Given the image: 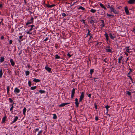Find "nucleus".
Here are the masks:
<instances>
[{
  "label": "nucleus",
  "mask_w": 135,
  "mask_h": 135,
  "mask_svg": "<svg viewBox=\"0 0 135 135\" xmlns=\"http://www.w3.org/2000/svg\"><path fill=\"white\" fill-rule=\"evenodd\" d=\"M107 6L108 8H109L110 10V12H113L114 14H119V12L117 11L115 9L114 6L113 5H110L108 4L107 5Z\"/></svg>",
  "instance_id": "1"
},
{
  "label": "nucleus",
  "mask_w": 135,
  "mask_h": 135,
  "mask_svg": "<svg viewBox=\"0 0 135 135\" xmlns=\"http://www.w3.org/2000/svg\"><path fill=\"white\" fill-rule=\"evenodd\" d=\"M33 17L31 18V19L28 21L26 23V25H28L29 24H30L32 23H33Z\"/></svg>",
  "instance_id": "2"
},
{
  "label": "nucleus",
  "mask_w": 135,
  "mask_h": 135,
  "mask_svg": "<svg viewBox=\"0 0 135 135\" xmlns=\"http://www.w3.org/2000/svg\"><path fill=\"white\" fill-rule=\"evenodd\" d=\"M84 93L83 91L81 93V94L80 95L79 100V102H80L82 101L84 98Z\"/></svg>",
  "instance_id": "3"
},
{
  "label": "nucleus",
  "mask_w": 135,
  "mask_h": 135,
  "mask_svg": "<svg viewBox=\"0 0 135 135\" xmlns=\"http://www.w3.org/2000/svg\"><path fill=\"white\" fill-rule=\"evenodd\" d=\"M75 89L73 88L71 91V98H73L74 96V94L75 93Z\"/></svg>",
  "instance_id": "4"
},
{
  "label": "nucleus",
  "mask_w": 135,
  "mask_h": 135,
  "mask_svg": "<svg viewBox=\"0 0 135 135\" xmlns=\"http://www.w3.org/2000/svg\"><path fill=\"white\" fill-rule=\"evenodd\" d=\"M56 5L55 4H53L51 5H50L49 3H48V4H47L46 5V6H45L44 7H46L48 8H52L54 6H55Z\"/></svg>",
  "instance_id": "5"
},
{
  "label": "nucleus",
  "mask_w": 135,
  "mask_h": 135,
  "mask_svg": "<svg viewBox=\"0 0 135 135\" xmlns=\"http://www.w3.org/2000/svg\"><path fill=\"white\" fill-rule=\"evenodd\" d=\"M124 10H125L126 13L127 15H128L129 14V11L128 7L127 6H126L125 7Z\"/></svg>",
  "instance_id": "6"
},
{
  "label": "nucleus",
  "mask_w": 135,
  "mask_h": 135,
  "mask_svg": "<svg viewBox=\"0 0 135 135\" xmlns=\"http://www.w3.org/2000/svg\"><path fill=\"white\" fill-rule=\"evenodd\" d=\"M135 2V0H129L127 1L129 4H132L134 3Z\"/></svg>",
  "instance_id": "7"
},
{
  "label": "nucleus",
  "mask_w": 135,
  "mask_h": 135,
  "mask_svg": "<svg viewBox=\"0 0 135 135\" xmlns=\"http://www.w3.org/2000/svg\"><path fill=\"white\" fill-rule=\"evenodd\" d=\"M45 69L48 71L50 73L51 70V69L47 66H46L45 68Z\"/></svg>",
  "instance_id": "8"
},
{
  "label": "nucleus",
  "mask_w": 135,
  "mask_h": 135,
  "mask_svg": "<svg viewBox=\"0 0 135 135\" xmlns=\"http://www.w3.org/2000/svg\"><path fill=\"white\" fill-rule=\"evenodd\" d=\"M20 91V90L19 89L17 88H15L14 90V92L16 94L17 93H19Z\"/></svg>",
  "instance_id": "9"
},
{
  "label": "nucleus",
  "mask_w": 135,
  "mask_h": 135,
  "mask_svg": "<svg viewBox=\"0 0 135 135\" xmlns=\"http://www.w3.org/2000/svg\"><path fill=\"white\" fill-rule=\"evenodd\" d=\"M129 46H127L126 47L125 49L126 50V51L127 52L130 53L131 51H129V50H131V49H129Z\"/></svg>",
  "instance_id": "10"
},
{
  "label": "nucleus",
  "mask_w": 135,
  "mask_h": 135,
  "mask_svg": "<svg viewBox=\"0 0 135 135\" xmlns=\"http://www.w3.org/2000/svg\"><path fill=\"white\" fill-rule=\"evenodd\" d=\"M101 21L102 24L100 25V26H102V28L104 27L105 24L103 20H101Z\"/></svg>",
  "instance_id": "11"
},
{
  "label": "nucleus",
  "mask_w": 135,
  "mask_h": 135,
  "mask_svg": "<svg viewBox=\"0 0 135 135\" xmlns=\"http://www.w3.org/2000/svg\"><path fill=\"white\" fill-rule=\"evenodd\" d=\"M18 118V117L17 116H16L14 120L11 122V124H12L16 122Z\"/></svg>",
  "instance_id": "12"
},
{
  "label": "nucleus",
  "mask_w": 135,
  "mask_h": 135,
  "mask_svg": "<svg viewBox=\"0 0 135 135\" xmlns=\"http://www.w3.org/2000/svg\"><path fill=\"white\" fill-rule=\"evenodd\" d=\"M10 62H11V65L13 66H14L15 65V63L13 61L12 59H11L10 60Z\"/></svg>",
  "instance_id": "13"
},
{
  "label": "nucleus",
  "mask_w": 135,
  "mask_h": 135,
  "mask_svg": "<svg viewBox=\"0 0 135 135\" xmlns=\"http://www.w3.org/2000/svg\"><path fill=\"white\" fill-rule=\"evenodd\" d=\"M109 36L111 39L114 40V38H115V36H113L111 33L109 34Z\"/></svg>",
  "instance_id": "14"
},
{
  "label": "nucleus",
  "mask_w": 135,
  "mask_h": 135,
  "mask_svg": "<svg viewBox=\"0 0 135 135\" xmlns=\"http://www.w3.org/2000/svg\"><path fill=\"white\" fill-rule=\"evenodd\" d=\"M9 86H7V94L8 95H9Z\"/></svg>",
  "instance_id": "15"
},
{
  "label": "nucleus",
  "mask_w": 135,
  "mask_h": 135,
  "mask_svg": "<svg viewBox=\"0 0 135 135\" xmlns=\"http://www.w3.org/2000/svg\"><path fill=\"white\" fill-rule=\"evenodd\" d=\"M105 35L106 40L107 41L109 39L108 38V34L106 32H105V34L104 35Z\"/></svg>",
  "instance_id": "16"
},
{
  "label": "nucleus",
  "mask_w": 135,
  "mask_h": 135,
  "mask_svg": "<svg viewBox=\"0 0 135 135\" xmlns=\"http://www.w3.org/2000/svg\"><path fill=\"white\" fill-rule=\"evenodd\" d=\"M99 5L102 8L105 10L107 9L106 7H105L102 4L100 3V4Z\"/></svg>",
  "instance_id": "17"
},
{
  "label": "nucleus",
  "mask_w": 135,
  "mask_h": 135,
  "mask_svg": "<svg viewBox=\"0 0 135 135\" xmlns=\"http://www.w3.org/2000/svg\"><path fill=\"white\" fill-rule=\"evenodd\" d=\"M40 80L38 79H37L36 78H35L33 80V81L35 82H40Z\"/></svg>",
  "instance_id": "18"
},
{
  "label": "nucleus",
  "mask_w": 135,
  "mask_h": 135,
  "mask_svg": "<svg viewBox=\"0 0 135 135\" xmlns=\"http://www.w3.org/2000/svg\"><path fill=\"white\" fill-rule=\"evenodd\" d=\"M78 9H81L82 11H84L85 10V8H84L81 6L79 7L78 8Z\"/></svg>",
  "instance_id": "19"
},
{
  "label": "nucleus",
  "mask_w": 135,
  "mask_h": 135,
  "mask_svg": "<svg viewBox=\"0 0 135 135\" xmlns=\"http://www.w3.org/2000/svg\"><path fill=\"white\" fill-rule=\"evenodd\" d=\"M52 114L53 115V117L52 118L53 119H57V117L56 114Z\"/></svg>",
  "instance_id": "20"
},
{
  "label": "nucleus",
  "mask_w": 135,
  "mask_h": 135,
  "mask_svg": "<svg viewBox=\"0 0 135 135\" xmlns=\"http://www.w3.org/2000/svg\"><path fill=\"white\" fill-rule=\"evenodd\" d=\"M106 52H112V50L110 49H106Z\"/></svg>",
  "instance_id": "21"
},
{
  "label": "nucleus",
  "mask_w": 135,
  "mask_h": 135,
  "mask_svg": "<svg viewBox=\"0 0 135 135\" xmlns=\"http://www.w3.org/2000/svg\"><path fill=\"white\" fill-rule=\"evenodd\" d=\"M6 116H5L2 119V122L3 123H4L5 122V121L6 120Z\"/></svg>",
  "instance_id": "22"
},
{
  "label": "nucleus",
  "mask_w": 135,
  "mask_h": 135,
  "mask_svg": "<svg viewBox=\"0 0 135 135\" xmlns=\"http://www.w3.org/2000/svg\"><path fill=\"white\" fill-rule=\"evenodd\" d=\"M90 11L93 13H94L96 12V10L95 9H91L90 10Z\"/></svg>",
  "instance_id": "23"
},
{
  "label": "nucleus",
  "mask_w": 135,
  "mask_h": 135,
  "mask_svg": "<svg viewBox=\"0 0 135 135\" xmlns=\"http://www.w3.org/2000/svg\"><path fill=\"white\" fill-rule=\"evenodd\" d=\"M4 58L3 57H1L0 60V62H3L4 60Z\"/></svg>",
  "instance_id": "24"
},
{
  "label": "nucleus",
  "mask_w": 135,
  "mask_h": 135,
  "mask_svg": "<svg viewBox=\"0 0 135 135\" xmlns=\"http://www.w3.org/2000/svg\"><path fill=\"white\" fill-rule=\"evenodd\" d=\"M26 111V109L25 107L23 109V114L24 115H25V113Z\"/></svg>",
  "instance_id": "25"
},
{
  "label": "nucleus",
  "mask_w": 135,
  "mask_h": 135,
  "mask_svg": "<svg viewBox=\"0 0 135 135\" xmlns=\"http://www.w3.org/2000/svg\"><path fill=\"white\" fill-rule=\"evenodd\" d=\"M87 30L88 31V33L86 34V37L88 35H91V33H90V31L88 29H87Z\"/></svg>",
  "instance_id": "26"
},
{
  "label": "nucleus",
  "mask_w": 135,
  "mask_h": 135,
  "mask_svg": "<svg viewBox=\"0 0 135 135\" xmlns=\"http://www.w3.org/2000/svg\"><path fill=\"white\" fill-rule=\"evenodd\" d=\"M3 75V72L2 69H1L0 70V78L2 77Z\"/></svg>",
  "instance_id": "27"
},
{
  "label": "nucleus",
  "mask_w": 135,
  "mask_h": 135,
  "mask_svg": "<svg viewBox=\"0 0 135 135\" xmlns=\"http://www.w3.org/2000/svg\"><path fill=\"white\" fill-rule=\"evenodd\" d=\"M65 105V103H62L61 104L59 105V107H64Z\"/></svg>",
  "instance_id": "28"
},
{
  "label": "nucleus",
  "mask_w": 135,
  "mask_h": 135,
  "mask_svg": "<svg viewBox=\"0 0 135 135\" xmlns=\"http://www.w3.org/2000/svg\"><path fill=\"white\" fill-rule=\"evenodd\" d=\"M122 56H120V57L118 58V63H120L121 62L120 60H122Z\"/></svg>",
  "instance_id": "29"
},
{
  "label": "nucleus",
  "mask_w": 135,
  "mask_h": 135,
  "mask_svg": "<svg viewBox=\"0 0 135 135\" xmlns=\"http://www.w3.org/2000/svg\"><path fill=\"white\" fill-rule=\"evenodd\" d=\"M94 69H91L90 70V74L91 75L94 72Z\"/></svg>",
  "instance_id": "30"
},
{
  "label": "nucleus",
  "mask_w": 135,
  "mask_h": 135,
  "mask_svg": "<svg viewBox=\"0 0 135 135\" xmlns=\"http://www.w3.org/2000/svg\"><path fill=\"white\" fill-rule=\"evenodd\" d=\"M39 91L41 94L44 93H45V91L44 90H40Z\"/></svg>",
  "instance_id": "31"
},
{
  "label": "nucleus",
  "mask_w": 135,
  "mask_h": 135,
  "mask_svg": "<svg viewBox=\"0 0 135 135\" xmlns=\"http://www.w3.org/2000/svg\"><path fill=\"white\" fill-rule=\"evenodd\" d=\"M30 73V71H26L25 72L26 75V76L28 75H29Z\"/></svg>",
  "instance_id": "32"
},
{
  "label": "nucleus",
  "mask_w": 135,
  "mask_h": 135,
  "mask_svg": "<svg viewBox=\"0 0 135 135\" xmlns=\"http://www.w3.org/2000/svg\"><path fill=\"white\" fill-rule=\"evenodd\" d=\"M55 56V59H60V57L57 54Z\"/></svg>",
  "instance_id": "33"
},
{
  "label": "nucleus",
  "mask_w": 135,
  "mask_h": 135,
  "mask_svg": "<svg viewBox=\"0 0 135 135\" xmlns=\"http://www.w3.org/2000/svg\"><path fill=\"white\" fill-rule=\"evenodd\" d=\"M127 76L132 81V79L131 77V76L130 75V74H128L127 75ZM132 82L133 83V81H132Z\"/></svg>",
  "instance_id": "34"
},
{
  "label": "nucleus",
  "mask_w": 135,
  "mask_h": 135,
  "mask_svg": "<svg viewBox=\"0 0 135 135\" xmlns=\"http://www.w3.org/2000/svg\"><path fill=\"white\" fill-rule=\"evenodd\" d=\"M75 103L76 105V107L78 108V107L79 104L78 102H75Z\"/></svg>",
  "instance_id": "35"
},
{
  "label": "nucleus",
  "mask_w": 135,
  "mask_h": 135,
  "mask_svg": "<svg viewBox=\"0 0 135 135\" xmlns=\"http://www.w3.org/2000/svg\"><path fill=\"white\" fill-rule=\"evenodd\" d=\"M127 94H128L129 96H131V93L130 92L128 91H127Z\"/></svg>",
  "instance_id": "36"
},
{
  "label": "nucleus",
  "mask_w": 135,
  "mask_h": 135,
  "mask_svg": "<svg viewBox=\"0 0 135 135\" xmlns=\"http://www.w3.org/2000/svg\"><path fill=\"white\" fill-rule=\"evenodd\" d=\"M37 88L36 86H32L31 87V89L32 90H33Z\"/></svg>",
  "instance_id": "37"
},
{
  "label": "nucleus",
  "mask_w": 135,
  "mask_h": 135,
  "mask_svg": "<svg viewBox=\"0 0 135 135\" xmlns=\"http://www.w3.org/2000/svg\"><path fill=\"white\" fill-rule=\"evenodd\" d=\"M43 131L42 130H41L39 131L37 134V135H40L42 133Z\"/></svg>",
  "instance_id": "38"
},
{
  "label": "nucleus",
  "mask_w": 135,
  "mask_h": 135,
  "mask_svg": "<svg viewBox=\"0 0 135 135\" xmlns=\"http://www.w3.org/2000/svg\"><path fill=\"white\" fill-rule=\"evenodd\" d=\"M106 14L107 16H108V17H109L110 16H112L113 17L114 16L113 15L109 14L108 13H107Z\"/></svg>",
  "instance_id": "39"
},
{
  "label": "nucleus",
  "mask_w": 135,
  "mask_h": 135,
  "mask_svg": "<svg viewBox=\"0 0 135 135\" xmlns=\"http://www.w3.org/2000/svg\"><path fill=\"white\" fill-rule=\"evenodd\" d=\"M8 100L9 101V102L10 103H12L13 102V100L11 98H9L8 99Z\"/></svg>",
  "instance_id": "40"
},
{
  "label": "nucleus",
  "mask_w": 135,
  "mask_h": 135,
  "mask_svg": "<svg viewBox=\"0 0 135 135\" xmlns=\"http://www.w3.org/2000/svg\"><path fill=\"white\" fill-rule=\"evenodd\" d=\"M28 83L29 86L30 87L31 85V81H29L28 82Z\"/></svg>",
  "instance_id": "41"
},
{
  "label": "nucleus",
  "mask_w": 135,
  "mask_h": 135,
  "mask_svg": "<svg viewBox=\"0 0 135 135\" xmlns=\"http://www.w3.org/2000/svg\"><path fill=\"white\" fill-rule=\"evenodd\" d=\"M94 22V20H93V19L91 18L90 21V23L91 24H92Z\"/></svg>",
  "instance_id": "42"
},
{
  "label": "nucleus",
  "mask_w": 135,
  "mask_h": 135,
  "mask_svg": "<svg viewBox=\"0 0 135 135\" xmlns=\"http://www.w3.org/2000/svg\"><path fill=\"white\" fill-rule=\"evenodd\" d=\"M61 15L64 17H65L66 16V14L65 13H61Z\"/></svg>",
  "instance_id": "43"
},
{
  "label": "nucleus",
  "mask_w": 135,
  "mask_h": 135,
  "mask_svg": "<svg viewBox=\"0 0 135 135\" xmlns=\"http://www.w3.org/2000/svg\"><path fill=\"white\" fill-rule=\"evenodd\" d=\"M31 9H30V7H28V9L27 10V11H29V12H31L30 11V10H31Z\"/></svg>",
  "instance_id": "44"
},
{
  "label": "nucleus",
  "mask_w": 135,
  "mask_h": 135,
  "mask_svg": "<svg viewBox=\"0 0 135 135\" xmlns=\"http://www.w3.org/2000/svg\"><path fill=\"white\" fill-rule=\"evenodd\" d=\"M39 128H36V129H35V133H36V132H37L39 131Z\"/></svg>",
  "instance_id": "45"
},
{
  "label": "nucleus",
  "mask_w": 135,
  "mask_h": 135,
  "mask_svg": "<svg viewBox=\"0 0 135 135\" xmlns=\"http://www.w3.org/2000/svg\"><path fill=\"white\" fill-rule=\"evenodd\" d=\"M110 107V106L108 105H107L105 107V108L106 109H108V108Z\"/></svg>",
  "instance_id": "46"
},
{
  "label": "nucleus",
  "mask_w": 135,
  "mask_h": 135,
  "mask_svg": "<svg viewBox=\"0 0 135 135\" xmlns=\"http://www.w3.org/2000/svg\"><path fill=\"white\" fill-rule=\"evenodd\" d=\"M72 55H70V54L68 53L67 54V56H69V57H71L72 56Z\"/></svg>",
  "instance_id": "47"
},
{
  "label": "nucleus",
  "mask_w": 135,
  "mask_h": 135,
  "mask_svg": "<svg viewBox=\"0 0 135 135\" xmlns=\"http://www.w3.org/2000/svg\"><path fill=\"white\" fill-rule=\"evenodd\" d=\"M121 8V7L120 6H118L117 8H116V9H120Z\"/></svg>",
  "instance_id": "48"
},
{
  "label": "nucleus",
  "mask_w": 135,
  "mask_h": 135,
  "mask_svg": "<svg viewBox=\"0 0 135 135\" xmlns=\"http://www.w3.org/2000/svg\"><path fill=\"white\" fill-rule=\"evenodd\" d=\"M95 120L96 121H97L98 120V117L97 116H96L95 117Z\"/></svg>",
  "instance_id": "49"
},
{
  "label": "nucleus",
  "mask_w": 135,
  "mask_h": 135,
  "mask_svg": "<svg viewBox=\"0 0 135 135\" xmlns=\"http://www.w3.org/2000/svg\"><path fill=\"white\" fill-rule=\"evenodd\" d=\"M45 1H44L43 3V4L44 6H46V5L47 4H45Z\"/></svg>",
  "instance_id": "50"
},
{
  "label": "nucleus",
  "mask_w": 135,
  "mask_h": 135,
  "mask_svg": "<svg viewBox=\"0 0 135 135\" xmlns=\"http://www.w3.org/2000/svg\"><path fill=\"white\" fill-rule=\"evenodd\" d=\"M55 47L56 49H57L58 47V44H55Z\"/></svg>",
  "instance_id": "51"
},
{
  "label": "nucleus",
  "mask_w": 135,
  "mask_h": 135,
  "mask_svg": "<svg viewBox=\"0 0 135 135\" xmlns=\"http://www.w3.org/2000/svg\"><path fill=\"white\" fill-rule=\"evenodd\" d=\"M95 105V108L96 109H97V105L96 104H94Z\"/></svg>",
  "instance_id": "52"
},
{
  "label": "nucleus",
  "mask_w": 135,
  "mask_h": 135,
  "mask_svg": "<svg viewBox=\"0 0 135 135\" xmlns=\"http://www.w3.org/2000/svg\"><path fill=\"white\" fill-rule=\"evenodd\" d=\"M13 107H13V106H12L11 107V108H10V111H11L13 110Z\"/></svg>",
  "instance_id": "53"
},
{
  "label": "nucleus",
  "mask_w": 135,
  "mask_h": 135,
  "mask_svg": "<svg viewBox=\"0 0 135 135\" xmlns=\"http://www.w3.org/2000/svg\"><path fill=\"white\" fill-rule=\"evenodd\" d=\"M85 20H82L81 21H82L83 23H84V24H85Z\"/></svg>",
  "instance_id": "54"
},
{
  "label": "nucleus",
  "mask_w": 135,
  "mask_h": 135,
  "mask_svg": "<svg viewBox=\"0 0 135 135\" xmlns=\"http://www.w3.org/2000/svg\"><path fill=\"white\" fill-rule=\"evenodd\" d=\"M12 40H9V44H11L12 43Z\"/></svg>",
  "instance_id": "55"
},
{
  "label": "nucleus",
  "mask_w": 135,
  "mask_h": 135,
  "mask_svg": "<svg viewBox=\"0 0 135 135\" xmlns=\"http://www.w3.org/2000/svg\"><path fill=\"white\" fill-rule=\"evenodd\" d=\"M34 25H30V26H28V27H31V28H33V27H34Z\"/></svg>",
  "instance_id": "56"
},
{
  "label": "nucleus",
  "mask_w": 135,
  "mask_h": 135,
  "mask_svg": "<svg viewBox=\"0 0 135 135\" xmlns=\"http://www.w3.org/2000/svg\"><path fill=\"white\" fill-rule=\"evenodd\" d=\"M93 38L92 35H91V36H90V37L89 38V40H90L91 39V38Z\"/></svg>",
  "instance_id": "57"
},
{
  "label": "nucleus",
  "mask_w": 135,
  "mask_h": 135,
  "mask_svg": "<svg viewBox=\"0 0 135 135\" xmlns=\"http://www.w3.org/2000/svg\"><path fill=\"white\" fill-rule=\"evenodd\" d=\"M48 39V37L46 38L44 40V41H46Z\"/></svg>",
  "instance_id": "58"
},
{
  "label": "nucleus",
  "mask_w": 135,
  "mask_h": 135,
  "mask_svg": "<svg viewBox=\"0 0 135 135\" xmlns=\"http://www.w3.org/2000/svg\"><path fill=\"white\" fill-rule=\"evenodd\" d=\"M22 50H21L20 51V52L18 54V55H20V54H21L22 53Z\"/></svg>",
  "instance_id": "59"
},
{
  "label": "nucleus",
  "mask_w": 135,
  "mask_h": 135,
  "mask_svg": "<svg viewBox=\"0 0 135 135\" xmlns=\"http://www.w3.org/2000/svg\"><path fill=\"white\" fill-rule=\"evenodd\" d=\"M94 81L96 82V81H97V79H98L96 78H94Z\"/></svg>",
  "instance_id": "60"
},
{
  "label": "nucleus",
  "mask_w": 135,
  "mask_h": 135,
  "mask_svg": "<svg viewBox=\"0 0 135 135\" xmlns=\"http://www.w3.org/2000/svg\"><path fill=\"white\" fill-rule=\"evenodd\" d=\"M129 69L130 70V71L128 74H130L131 72H132V70H131V69Z\"/></svg>",
  "instance_id": "61"
},
{
  "label": "nucleus",
  "mask_w": 135,
  "mask_h": 135,
  "mask_svg": "<svg viewBox=\"0 0 135 135\" xmlns=\"http://www.w3.org/2000/svg\"><path fill=\"white\" fill-rule=\"evenodd\" d=\"M23 37V36H19V39H22V38Z\"/></svg>",
  "instance_id": "62"
},
{
  "label": "nucleus",
  "mask_w": 135,
  "mask_h": 135,
  "mask_svg": "<svg viewBox=\"0 0 135 135\" xmlns=\"http://www.w3.org/2000/svg\"><path fill=\"white\" fill-rule=\"evenodd\" d=\"M27 0H24V2H25V4H26L27 3V2L26 1Z\"/></svg>",
  "instance_id": "63"
},
{
  "label": "nucleus",
  "mask_w": 135,
  "mask_h": 135,
  "mask_svg": "<svg viewBox=\"0 0 135 135\" xmlns=\"http://www.w3.org/2000/svg\"><path fill=\"white\" fill-rule=\"evenodd\" d=\"M88 97H89L90 98H91V94H89L88 95Z\"/></svg>",
  "instance_id": "64"
}]
</instances>
